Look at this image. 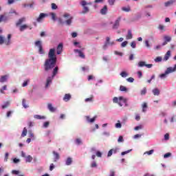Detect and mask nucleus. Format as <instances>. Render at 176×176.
Here are the masks:
<instances>
[{
  "mask_svg": "<svg viewBox=\"0 0 176 176\" xmlns=\"http://www.w3.org/2000/svg\"><path fill=\"white\" fill-rule=\"evenodd\" d=\"M51 6H52V10H57L58 9V6H57V5H56V3H52V4H51Z\"/></svg>",
  "mask_w": 176,
  "mask_h": 176,
  "instance_id": "nucleus-40",
  "label": "nucleus"
},
{
  "mask_svg": "<svg viewBox=\"0 0 176 176\" xmlns=\"http://www.w3.org/2000/svg\"><path fill=\"white\" fill-rule=\"evenodd\" d=\"M57 54H61L63 53V43H60L56 48Z\"/></svg>",
  "mask_w": 176,
  "mask_h": 176,
  "instance_id": "nucleus-12",
  "label": "nucleus"
},
{
  "mask_svg": "<svg viewBox=\"0 0 176 176\" xmlns=\"http://www.w3.org/2000/svg\"><path fill=\"white\" fill-rule=\"evenodd\" d=\"M113 102L114 104H118L119 107H123V104H124L125 107H129L127 104V99L124 98L123 96L114 97L113 98Z\"/></svg>",
  "mask_w": 176,
  "mask_h": 176,
  "instance_id": "nucleus-2",
  "label": "nucleus"
},
{
  "mask_svg": "<svg viewBox=\"0 0 176 176\" xmlns=\"http://www.w3.org/2000/svg\"><path fill=\"white\" fill-rule=\"evenodd\" d=\"M71 98H72V96L69 94H66L63 97V101L68 102V101L71 100Z\"/></svg>",
  "mask_w": 176,
  "mask_h": 176,
  "instance_id": "nucleus-15",
  "label": "nucleus"
},
{
  "mask_svg": "<svg viewBox=\"0 0 176 176\" xmlns=\"http://www.w3.org/2000/svg\"><path fill=\"white\" fill-rule=\"evenodd\" d=\"M175 71H176V64L173 67H168L164 74H162L160 75V78H161L162 79L166 78L167 75H168L169 74H173V72H175Z\"/></svg>",
  "mask_w": 176,
  "mask_h": 176,
  "instance_id": "nucleus-4",
  "label": "nucleus"
},
{
  "mask_svg": "<svg viewBox=\"0 0 176 176\" xmlns=\"http://www.w3.org/2000/svg\"><path fill=\"white\" fill-rule=\"evenodd\" d=\"M145 64L146 63L144 61H140L138 63V67H145Z\"/></svg>",
  "mask_w": 176,
  "mask_h": 176,
  "instance_id": "nucleus-41",
  "label": "nucleus"
},
{
  "mask_svg": "<svg viewBox=\"0 0 176 176\" xmlns=\"http://www.w3.org/2000/svg\"><path fill=\"white\" fill-rule=\"evenodd\" d=\"M126 39L129 41V39H133V33H131V30H128V33L126 36Z\"/></svg>",
  "mask_w": 176,
  "mask_h": 176,
  "instance_id": "nucleus-17",
  "label": "nucleus"
},
{
  "mask_svg": "<svg viewBox=\"0 0 176 176\" xmlns=\"http://www.w3.org/2000/svg\"><path fill=\"white\" fill-rule=\"evenodd\" d=\"M47 108L50 112H56V108H54L51 103H48Z\"/></svg>",
  "mask_w": 176,
  "mask_h": 176,
  "instance_id": "nucleus-18",
  "label": "nucleus"
},
{
  "mask_svg": "<svg viewBox=\"0 0 176 176\" xmlns=\"http://www.w3.org/2000/svg\"><path fill=\"white\" fill-rule=\"evenodd\" d=\"M91 167L92 168H94V167H97V163H96V162H93L92 164H91Z\"/></svg>",
  "mask_w": 176,
  "mask_h": 176,
  "instance_id": "nucleus-60",
  "label": "nucleus"
},
{
  "mask_svg": "<svg viewBox=\"0 0 176 176\" xmlns=\"http://www.w3.org/2000/svg\"><path fill=\"white\" fill-rule=\"evenodd\" d=\"M27 135V128H23V130L21 133V137H25Z\"/></svg>",
  "mask_w": 176,
  "mask_h": 176,
  "instance_id": "nucleus-36",
  "label": "nucleus"
},
{
  "mask_svg": "<svg viewBox=\"0 0 176 176\" xmlns=\"http://www.w3.org/2000/svg\"><path fill=\"white\" fill-rule=\"evenodd\" d=\"M9 105H10V102H6L4 103V104L2 106V109H5L6 108H8V107H9Z\"/></svg>",
  "mask_w": 176,
  "mask_h": 176,
  "instance_id": "nucleus-35",
  "label": "nucleus"
},
{
  "mask_svg": "<svg viewBox=\"0 0 176 176\" xmlns=\"http://www.w3.org/2000/svg\"><path fill=\"white\" fill-rule=\"evenodd\" d=\"M123 141H124V140L123 139V136L122 135L119 136L118 139V142H123Z\"/></svg>",
  "mask_w": 176,
  "mask_h": 176,
  "instance_id": "nucleus-50",
  "label": "nucleus"
},
{
  "mask_svg": "<svg viewBox=\"0 0 176 176\" xmlns=\"http://www.w3.org/2000/svg\"><path fill=\"white\" fill-rule=\"evenodd\" d=\"M111 41V38L107 37L106 42L104 43V45L102 46L103 50H107L108 49V45H109V41Z\"/></svg>",
  "mask_w": 176,
  "mask_h": 176,
  "instance_id": "nucleus-11",
  "label": "nucleus"
},
{
  "mask_svg": "<svg viewBox=\"0 0 176 176\" xmlns=\"http://www.w3.org/2000/svg\"><path fill=\"white\" fill-rule=\"evenodd\" d=\"M36 46L38 47V53L40 54H45V52L43 51V47H42V43L41 41H37L35 42Z\"/></svg>",
  "mask_w": 176,
  "mask_h": 176,
  "instance_id": "nucleus-7",
  "label": "nucleus"
},
{
  "mask_svg": "<svg viewBox=\"0 0 176 176\" xmlns=\"http://www.w3.org/2000/svg\"><path fill=\"white\" fill-rule=\"evenodd\" d=\"M127 43H129L127 41L122 42V44H121V47H126V46H127Z\"/></svg>",
  "mask_w": 176,
  "mask_h": 176,
  "instance_id": "nucleus-56",
  "label": "nucleus"
},
{
  "mask_svg": "<svg viewBox=\"0 0 176 176\" xmlns=\"http://www.w3.org/2000/svg\"><path fill=\"white\" fill-rule=\"evenodd\" d=\"M10 39H12V34H8L7 39H5L3 36H0V45H3L4 43L6 46H9L12 43Z\"/></svg>",
  "mask_w": 176,
  "mask_h": 176,
  "instance_id": "nucleus-5",
  "label": "nucleus"
},
{
  "mask_svg": "<svg viewBox=\"0 0 176 176\" xmlns=\"http://www.w3.org/2000/svg\"><path fill=\"white\" fill-rule=\"evenodd\" d=\"M8 80V76H2L0 78L1 83H3Z\"/></svg>",
  "mask_w": 176,
  "mask_h": 176,
  "instance_id": "nucleus-26",
  "label": "nucleus"
},
{
  "mask_svg": "<svg viewBox=\"0 0 176 176\" xmlns=\"http://www.w3.org/2000/svg\"><path fill=\"white\" fill-rule=\"evenodd\" d=\"M142 125H140V126H137L135 127V131H138V130H141V129H142Z\"/></svg>",
  "mask_w": 176,
  "mask_h": 176,
  "instance_id": "nucleus-59",
  "label": "nucleus"
},
{
  "mask_svg": "<svg viewBox=\"0 0 176 176\" xmlns=\"http://www.w3.org/2000/svg\"><path fill=\"white\" fill-rule=\"evenodd\" d=\"M53 155L54 156V162H57L60 159V154L56 151H53Z\"/></svg>",
  "mask_w": 176,
  "mask_h": 176,
  "instance_id": "nucleus-20",
  "label": "nucleus"
},
{
  "mask_svg": "<svg viewBox=\"0 0 176 176\" xmlns=\"http://www.w3.org/2000/svg\"><path fill=\"white\" fill-rule=\"evenodd\" d=\"M58 73V66H56L53 70L52 78H54V76H56V75H57Z\"/></svg>",
  "mask_w": 176,
  "mask_h": 176,
  "instance_id": "nucleus-22",
  "label": "nucleus"
},
{
  "mask_svg": "<svg viewBox=\"0 0 176 176\" xmlns=\"http://www.w3.org/2000/svg\"><path fill=\"white\" fill-rule=\"evenodd\" d=\"M56 50L54 48L50 49L48 53V58L45 60L44 63V69L45 71H50L56 67V63H57V56L54 54Z\"/></svg>",
  "mask_w": 176,
  "mask_h": 176,
  "instance_id": "nucleus-1",
  "label": "nucleus"
},
{
  "mask_svg": "<svg viewBox=\"0 0 176 176\" xmlns=\"http://www.w3.org/2000/svg\"><path fill=\"white\" fill-rule=\"evenodd\" d=\"M34 119H37V120L46 119L45 116H39V115H34Z\"/></svg>",
  "mask_w": 176,
  "mask_h": 176,
  "instance_id": "nucleus-25",
  "label": "nucleus"
},
{
  "mask_svg": "<svg viewBox=\"0 0 176 176\" xmlns=\"http://www.w3.org/2000/svg\"><path fill=\"white\" fill-rule=\"evenodd\" d=\"M94 98V96L91 95L89 98H85V102H93V100Z\"/></svg>",
  "mask_w": 176,
  "mask_h": 176,
  "instance_id": "nucleus-24",
  "label": "nucleus"
},
{
  "mask_svg": "<svg viewBox=\"0 0 176 176\" xmlns=\"http://www.w3.org/2000/svg\"><path fill=\"white\" fill-rule=\"evenodd\" d=\"M28 82H30V80H27L26 81H24L23 85H22V87H25V86H28Z\"/></svg>",
  "mask_w": 176,
  "mask_h": 176,
  "instance_id": "nucleus-52",
  "label": "nucleus"
},
{
  "mask_svg": "<svg viewBox=\"0 0 176 176\" xmlns=\"http://www.w3.org/2000/svg\"><path fill=\"white\" fill-rule=\"evenodd\" d=\"M8 159H9V153H6L5 157H4V162H8Z\"/></svg>",
  "mask_w": 176,
  "mask_h": 176,
  "instance_id": "nucleus-47",
  "label": "nucleus"
},
{
  "mask_svg": "<svg viewBox=\"0 0 176 176\" xmlns=\"http://www.w3.org/2000/svg\"><path fill=\"white\" fill-rule=\"evenodd\" d=\"M164 39L166 42H171V37L169 36H164Z\"/></svg>",
  "mask_w": 176,
  "mask_h": 176,
  "instance_id": "nucleus-33",
  "label": "nucleus"
},
{
  "mask_svg": "<svg viewBox=\"0 0 176 176\" xmlns=\"http://www.w3.org/2000/svg\"><path fill=\"white\" fill-rule=\"evenodd\" d=\"M170 156H171V153H167L164 154V159H167V157H170Z\"/></svg>",
  "mask_w": 176,
  "mask_h": 176,
  "instance_id": "nucleus-55",
  "label": "nucleus"
},
{
  "mask_svg": "<svg viewBox=\"0 0 176 176\" xmlns=\"http://www.w3.org/2000/svg\"><path fill=\"white\" fill-rule=\"evenodd\" d=\"M131 46L133 49H135V47H137V44L135 43V41H132L131 43Z\"/></svg>",
  "mask_w": 176,
  "mask_h": 176,
  "instance_id": "nucleus-43",
  "label": "nucleus"
},
{
  "mask_svg": "<svg viewBox=\"0 0 176 176\" xmlns=\"http://www.w3.org/2000/svg\"><path fill=\"white\" fill-rule=\"evenodd\" d=\"M76 143L77 144V145H82V140L79 138H77L76 140Z\"/></svg>",
  "mask_w": 176,
  "mask_h": 176,
  "instance_id": "nucleus-45",
  "label": "nucleus"
},
{
  "mask_svg": "<svg viewBox=\"0 0 176 176\" xmlns=\"http://www.w3.org/2000/svg\"><path fill=\"white\" fill-rule=\"evenodd\" d=\"M145 94H146V88H144V89L141 91V95H142V96H145Z\"/></svg>",
  "mask_w": 176,
  "mask_h": 176,
  "instance_id": "nucleus-51",
  "label": "nucleus"
},
{
  "mask_svg": "<svg viewBox=\"0 0 176 176\" xmlns=\"http://www.w3.org/2000/svg\"><path fill=\"white\" fill-rule=\"evenodd\" d=\"M8 20V17L5 16L4 15H0V23L2 21H6Z\"/></svg>",
  "mask_w": 176,
  "mask_h": 176,
  "instance_id": "nucleus-31",
  "label": "nucleus"
},
{
  "mask_svg": "<svg viewBox=\"0 0 176 176\" xmlns=\"http://www.w3.org/2000/svg\"><path fill=\"white\" fill-rule=\"evenodd\" d=\"M53 80V77H48L47 78V82L45 84V87H49V86H50V83H52V81Z\"/></svg>",
  "mask_w": 176,
  "mask_h": 176,
  "instance_id": "nucleus-16",
  "label": "nucleus"
},
{
  "mask_svg": "<svg viewBox=\"0 0 176 176\" xmlns=\"http://www.w3.org/2000/svg\"><path fill=\"white\" fill-rule=\"evenodd\" d=\"M109 5H111V6L114 5L115 3V0H109Z\"/></svg>",
  "mask_w": 176,
  "mask_h": 176,
  "instance_id": "nucleus-62",
  "label": "nucleus"
},
{
  "mask_svg": "<svg viewBox=\"0 0 176 176\" xmlns=\"http://www.w3.org/2000/svg\"><path fill=\"white\" fill-rule=\"evenodd\" d=\"M144 176H155L153 174H150V173H146L144 175Z\"/></svg>",
  "mask_w": 176,
  "mask_h": 176,
  "instance_id": "nucleus-64",
  "label": "nucleus"
},
{
  "mask_svg": "<svg viewBox=\"0 0 176 176\" xmlns=\"http://www.w3.org/2000/svg\"><path fill=\"white\" fill-rule=\"evenodd\" d=\"M107 12H108V7L104 6L101 10L100 13L101 14H107Z\"/></svg>",
  "mask_w": 176,
  "mask_h": 176,
  "instance_id": "nucleus-19",
  "label": "nucleus"
},
{
  "mask_svg": "<svg viewBox=\"0 0 176 176\" xmlns=\"http://www.w3.org/2000/svg\"><path fill=\"white\" fill-rule=\"evenodd\" d=\"M87 12H89V8L86 7V6H84L83 7V10H82V14H85V13H87Z\"/></svg>",
  "mask_w": 176,
  "mask_h": 176,
  "instance_id": "nucleus-37",
  "label": "nucleus"
},
{
  "mask_svg": "<svg viewBox=\"0 0 176 176\" xmlns=\"http://www.w3.org/2000/svg\"><path fill=\"white\" fill-rule=\"evenodd\" d=\"M47 14L41 13L38 17L36 19L37 23H42L45 17H47Z\"/></svg>",
  "mask_w": 176,
  "mask_h": 176,
  "instance_id": "nucleus-8",
  "label": "nucleus"
},
{
  "mask_svg": "<svg viewBox=\"0 0 176 176\" xmlns=\"http://www.w3.org/2000/svg\"><path fill=\"white\" fill-rule=\"evenodd\" d=\"M63 17L66 19L65 23L67 24V25H71L74 17L71 16L69 14H65L63 15Z\"/></svg>",
  "mask_w": 176,
  "mask_h": 176,
  "instance_id": "nucleus-6",
  "label": "nucleus"
},
{
  "mask_svg": "<svg viewBox=\"0 0 176 176\" xmlns=\"http://www.w3.org/2000/svg\"><path fill=\"white\" fill-rule=\"evenodd\" d=\"M116 129H122V124L120 123V120H118V123L116 124Z\"/></svg>",
  "mask_w": 176,
  "mask_h": 176,
  "instance_id": "nucleus-39",
  "label": "nucleus"
},
{
  "mask_svg": "<svg viewBox=\"0 0 176 176\" xmlns=\"http://www.w3.org/2000/svg\"><path fill=\"white\" fill-rule=\"evenodd\" d=\"M109 176H115V170H111Z\"/></svg>",
  "mask_w": 176,
  "mask_h": 176,
  "instance_id": "nucleus-63",
  "label": "nucleus"
},
{
  "mask_svg": "<svg viewBox=\"0 0 176 176\" xmlns=\"http://www.w3.org/2000/svg\"><path fill=\"white\" fill-rule=\"evenodd\" d=\"M65 164L66 166H71L72 164V158L71 157H67L66 161H65Z\"/></svg>",
  "mask_w": 176,
  "mask_h": 176,
  "instance_id": "nucleus-21",
  "label": "nucleus"
},
{
  "mask_svg": "<svg viewBox=\"0 0 176 176\" xmlns=\"http://www.w3.org/2000/svg\"><path fill=\"white\" fill-rule=\"evenodd\" d=\"M120 20H122V17H118L117 20L115 21V23L113 25V30H117V28H119Z\"/></svg>",
  "mask_w": 176,
  "mask_h": 176,
  "instance_id": "nucleus-9",
  "label": "nucleus"
},
{
  "mask_svg": "<svg viewBox=\"0 0 176 176\" xmlns=\"http://www.w3.org/2000/svg\"><path fill=\"white\" fill-rule=\"evenodd\" d=\"M154 61H155V63H160V61H162V57H160V56L157 57V58L154 60Z\"/></svg>",
  "mask_w": 176,
  "mask_h": 176,
  "instance_id": "nucleus-49",
  "label": "nucleus"
},
{
  "mask_svg": "<svg viewBox=\"0 0 176 176\" xmlns=\"http://www.w3.org/2000/svg\"><path fill=\"white\" fill-rule=\"evenodd\" d=\"M26 163H31L32 162V157L31 155H28L25 157Z\"/></svg>",
  "mask_w": 176,
  "mask_h": 176,
  "instance_id": "nucleus-28",
  "label": "nucleus"
},
{
  "mask_svg": "<svg viewBox=\"0 0 176 176\" xmlns=\"http://www.w3.org/2000/svg\"><path fill=\"white\" fill-rule=\"evenodd\" d=\"M85 119L88 123H94V122H96V119H97V116H94L93 118H90L89 116H86Z\"/></svg>",
  "mask_w": 176,
  "mask_h": 176,
  "instance_id": "nucleus-10",
  "label": "nucleus"
},
{
  "mask_svg": "<svg viewBox=\"0 0 176 176\" xmlns=\"http://www.w3.org/2000/svg\"><path fill=\"white\" fill-rule=\"evenodd\" d=\"M49 124H50V123L49 122H45L43 124V127H45V129L49 127Z\"/></svg>",
  "mask_w": 176,
  "mask_h": 176,
  "instance_id": "nucleus-57",
  "label": "nucleus"
},
{
  "mask_svg": "<svg viewBox=\"0 0 176 176\" xmlns=\"http://www.w3.org/2000/svg\"><path fill=\"white\" fill-rule=\"evenodd\" d=\"M142 112H146V108H148V104L146 102H144L142 105Z\"/></svg>",
  "mask_w": 176,
  "mask_h": 176,
  "instance_id": "nucleus-27",
  "label": "nucleus"
},
{
  "mask_svg": "<svg viewBox=\"0 0 176 176\" xmlns=\"http://www.w3.org/2000/svg\"><path fill=\"white\" fill-rule=\"evenodd\" d=\"M25 17H22L19 19L16 23V27H19V31L21 32H23V31L27 30V28H30V26H28L27 24L22 25L25 21Z\"/></svg>",
  "mask_w": 176,
  "mask_h": 176,
  "instance_id": "nucleus-3",
  "label": "nucleus"
},
{
  "mask_svg": "<svg viewBox=\"0 0 176 176\" xmlns=\"http://www.w3.org/2000/svg\"><path fill=\"white\" fill-rule=\"evenodd\" d=\"M171 57V51H168L166 54L164 55V61H167Z\"/></svg>",
  "mask_w": 176,
  "mask_h": 176,
  "instance_id": "nucleus-14",
  "label": "nucleus"
},
{
  "mask_svg": "<svg viewBox=\"0 0 176 176\" xmlns=\"http://www.w3.org/2000/svg\"><path fill=\"white\" fill-rule=\"evenodd\" d=\"M173 3H174V1L173 0H170L169 1L166 2L164 3V5L167 8V7L170 6V5H173Z\"/></svg>",
  "mask_w": 176,
  "mask_h": 176,
  "instance_id": "nucleus-30",
  "label": "nucleus"
},
{
  "mask_svg": "<svg viewBox=\"0 0 176 176\" xmlns=\"http://www.w3.org/2000/svg\"><path fill=\"white\" fill-rule=\"evenodd\" d=\"M53 170H54V164H51L50 166V170L53 171Z\"/></svg>",
  "mask_w": 176,
  "mask_h": 176,
  "instance_id": "nucleus-61",
  "label": "nucleus"
},
{
  "mask_svg": "<svg viewBox=\"0 0 176 176\" xmlns=\"http://www.w3.org/2000/svg\"><path fill=\"white\" fill-rule=\"evenodd\" d=\"M164 140H170V134L166 133L164 135Z\"/></svg>",
  "mask_w": 176,
  "mask_h": 176,
  "instance_id": "nucleus-58",
  "label": "nucleus"
},
{
  "mask_svg": "<svg viewBox=\"0 0 176 176\" xmlns=\"http://www.w3.org/2000/svg\"><path fill=\"white\" fill-rule=\"evenodd\" d=\"M122 10H123V12H130L131 9L130 8V7H122Z\"/></svg>",
  "mask_w": 176,
  "mask_h": 176,
  "instance_id": "nucleus-38",
  "label": "nucleus"
},
{
  "mask_svg": "<svg viewBox=\"0 0 176 176\" xmlns=\"http://www.w3.org/2000/svg\"><path fill=\"white\" fill-rule=\"evenodd\" d=\"M12 174H14V175H19V174H20V171L16 170H13L12 171Z\"/></svg>",
  "mask_w": 176,
  "mask_h": 176,
  "instance_id": "nucleus-48",
  "label": "nucleus"
},
{
  "mask_svg": "<svg viewBox=\"0 0 176 176\" xmlns=\"http://www.w3.org/2000/svg\"><path fill=\"white\" fill-rule=\"evenodd\" d=\"M82 6L85 7L86 5H91V3H87L86 1H81Z\"/></svg>",
  "mask_w": 176,
  "mask_h": 176,
  "instance_id": "nucleus-42",
  "label": "nucleus"
},
{
  "mask_svg": "<svg viewBox=\"0 0 176 176\" xmlns=\"http://www.w3.org/2000/svg\"><path fill=\"white\" fill-rule=\"evenodd\" d=\"M153 94L154 96H159L160 94V90H159L157 88H155L153 89Z\"/></svg>",
  "mask_w": 176,
  "mask_h": 176,
  "instance_id": "nucleus-23",
  "label": "nucleus"
},
{
  "mask_svg": "<svg viewBox=\"0 0 176 176\" xmlns=\"http://www.w3.org/2000/svg\"><path fill=\"white\" fill-rule=\"evenodd\" d=\"M113 154V153L112 152V149H110L108 152L107 157H111V156H112Z\"/></svg>",
  "mask_w": 176,
  "mask_h": 176,
  "instance_id": "nucleus-53",
  "label": "nucleus"
},
{
  "mask_svg": "<svg viewBox=\"0 0 176 176\" xmlns=\"http://www.w3.org/2000/svg\"><path fill=\"white\" fill-rule=\"evenodd\" d=\"M74 53H78V56L81 58H85V57H86L85 56V54L83 52H82V51H80L79 50H74Z\"/></svg>",
  "mask_w": 176,
  "mask_h": 176,
  "instance_id": "nucleus-13",
  "label": "nucleus"
},
{
  "mask_svg": "<svg viewBox=\"0 0 176 176\" xmlns=\"http://www.w3.org/2000/svg\"><path fill=\"white\" fill-rule=\"evenodd\" d=\"M153 152H155L154 150H150L149 151H146V152L144 153V155H152V154L153 153Z\"/></svg>",
  "mask_w": 176,
  "mask_h": 176,
  "instance_id": "nucleus-44",
  "label": "nucleus"
},
{
  "mask_svg": "<svg viewBox=\"0 0 176 176\" xmlns=\"http://www.w3.org/2000/svg\"><path fill=\"white\" fill-rule=\"evenodd\" d=\"M120 91H125V93H127V88L123 85H121L120 87Z\"/></svg>",
  "mask_w": 176,
  "mask_h": 176,
  "instance_id": "nucleus-34",
  "label": "nucleus"
},
{
  "mask_svg": "<svg viewBox=\"0 0 176 176\" xmlns=\"http://www.w3.org/2000/svg\"><path fill=\"white\" fill-rule=\"evenodd\" d=\"M50 14H51V16H52V19L54 21H56V14L54 12H52Z\"/></svg>",
  "mask_w": 176,
  "mask_h": 176,
  "instance_id": "nucleus-46",
  "label": "nucleus"
},
{
  "mask_svg": "<svg viewBox=\"0 0 176 176\" xmlns=\"http://www.w3.org/2000/svg\"><path fill=\"white\" fill-rule=\"evenodd\" d=\"M127 82H129L130 83H133V82H134V79L133 78V77H130V78H128L126 79Z\"/></svg>",
  "mask_w": 176,
  "mask_h": 176,
  "instance_id": "nucleus-54",
  "label": "nucleus"
},
{
  "mask_svg": "<svg viewBox=\"0 0 176 176\" xmlns=\"http://www.w3.org/2000/svg\"><path fill=\"white\" fill-rule=\"evenodd\" d=\"M22 105H23V108H25V109L28 108L29 106H28V104H27V100H25V99H23Z\"/></svg>",
  "mask_w": 176,
  "mask_h": 176,
  "instance_id": "nucleus-29",
  "label": "nucleus"
},
{
  "mask_svg": "<svg viewBox=\"0 0 176 176\" xmlns=\"http://www.w3.org/2000/svg\"><path fill=\"white\" fill-rule=\"evenodd\" d=\"M120 76H122V78H127V76H129V74L126 72H122L120 73Z\"/></svg>",
  "mask_w": 176,
  "mask_h": 176,
  "instance_id": "nucleus-32",
  "label": "nucleus"
}]
</instances>
